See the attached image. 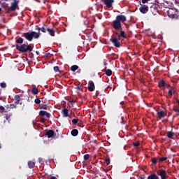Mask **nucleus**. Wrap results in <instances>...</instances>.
<instances>
[{
    "label": "nucleus",
    "mask_w": 179,
    "mask_h": 179,
    "mask_svg": "<svg viewBox=\"0 0 179 179\" xmlns=\"http://www.w3.org/2000/svg\"><path fill=\"white\" fill-rule=\"evenodd\" d=\"M124 22H127V17L124 15H118L116 16L115 20L111 23V26L115 30H120L119 31L115 32L116 36H112L110 38V43H112L116 48L121 47V42L120 41L121 38H127V33L122 30V23H124Z\"/></svg>",
    "instance_id": "nucleus-1"
},
{
    "label": "nucleus",
    "mask_w": 179,
    "mask_h": 179,
    "mask_svg": "<svg viewBox=\"0 0 179 179\" xmlns=\"http://www.w3.org/2000/svg\"><path fill=\"white\" fill-rule=\"evenodd\" d=\"M16 50L22 52V54H25V52H31L33 51V45L29 43H23L22 45H15Z\"/></svg>",
    "instance_id": "nucleus-2"
},
{
    "label": "nucleus",
    "mask_w": 179,
    "mask_h": 179,
    "mask_svg": "<svg viewBox=\"0 0 179 179\" xmlns=\"http://www.w3.org/2000/svg\"><path fill=\"white\" fill-rule=\"evenodd\" d=\"M23 36L24 38L27 40V41H33V38H39L40 36H41V34L40 32L31 31L24 33Z\"/></svg>",
    "instance_id": "nucleus-3"
},
{
    "label": "nucleus",
    "mask_w": 179,
    "mask_h": 179,
    "mask_svg": "<svg viewBox=\"0 0 179 179\" xmlns=\"http://www.w3.org/2000/svg\"><path fill=\"white\" fill-rule=\"evenodd\" d=\"M167 14L171 19H174L176 16H178V10L176 8H169L167 10Z\"/></svg>",
    "instance_id": "nucleus-4"
},
{
    "label": "nucleus",
    "mask_w": 179,
    "mask_h": 179,
    "mask_svg": "<svg viewBox=\"0 0 179 179\" xmlns=\"http://www.w3.org/2000/svg\"><path fill=\"white\" fill-rule=\"evenodd\" d=\"M14 2L11 3V6L8 8V12H15L19 7V0H13Z\"/></svg>",
    "instance_id": "nucleus-5"
},
{
    "label": "nucleus",
    "mask_w": 179,
    "mask_h": 179,
    "mask_svg": "<svg viewBox=\"0 0 179 179\" xmlns=\"http://www.w3.org/2000/svg\"><path fill=\"white\" fill-rule=\"evenodd\" d=\"M157 174L159 176H160L161 179H166L167 178V172L166 171V169H162L159 171H157Z\"/></svg>",
    "instance_id": "nucleus-6"
},
{
    "label": "nucleus",
    "mask_w": 179,
    "mask_h": 179,
    "mask_svg": "<svg viewBox=\"0 0 179 179\" xmlns=\"http://www.w3.org/2000/svg\"><path fill=\"white\" fill-rule=\"evenodd\" d=\"M158 86L162 89L163 87L164 89H169L170 87V85L167 84L164 80H160L158 82Z\"/></svg>",
    "instance_id": "nucleus-7"
},
{
    "label": "nucleus",
    "mask_w": 179,
    "mask_h": 179,
    "mask_svg": "<svg viewBox=\"0 0 179 179\" xmlns=\"http://www.w3.org/2000/svg\"><path fill=\"white\" fill-rule=\"evenodd\" d=\"M96 87L94 86V83L92 80H90L88 83V90L90 92H94V89Z\"/></svg>",
    "instance_id": "nucleus-8"
},
{
    "label": "nucleus",
    "mask_w": 179,
    "mask_h": 179,
    "mask_svg": "<svg viewBox=\"0 0 179 179\" xmlns=\"http://www.w3.org/2000/svg\"><path fill=\"white\" fill-rule=\"evenodd\" d=\"M103 3L106 5V8H112L114 0H104Z\"/></svg>",
    "instance_id": "nucleus-9"
},
{
    "label": "nucleus",
    "mask_w": 179,
    "mask_h": 179,
    "mask_svg": "<svg viewBox=\"0 0 179 179\" xmlns=\"http://www.w3.org/2000/svg\"><path fill=\"white\" fill-rule=\"evenodd\" d=\"M39 115H41V117H44V115H45L47 117V118H50V117H51V114H50L49 113H48L45 110H41L39 112Z\"/></svg>",
    "instance_id": "nucleus-10"
},
{
    "label": "nucleus",
    "mask_w": 179,
    "mask_h": 179,
    "mask_svg": "<svg viewBox=\"0 0 179 179\" xmlns=\"http://www.w3.org/2000/svg\"><path fill=\"white\" fill-rule=\"evenodd\" d=\"M157 117L159 120H162V118H164V117H166L167 115V113H166L164 111L162 110V111H159L157 113Z\"/></svg>",
    "instance_id": "nucleus-11"
},
{
    "label": "nucleus",
    "mask_w": 179,
    "mask_h": 179,
    "mask_svg": "<svg viewBox=\"0 0 179 179\" xmlns=\"http://www.w3.org/2000/svg\"><path fill=\"white\" fill-rule=\"evenodd\" d=\"M149 7H148L146 5H143V6L140 7V12H141V13H147Z\"/></svg>",
    "instance_id": "nucleus-12"
},
{
    "label": "nucleus",
    "mask_w": 179,
    "mask_h": 179,
    "mask_svg": "<svg viewBox=\"0 0 179 179\" xmlns=\"http://www.w3.org/2000/svg\"><path fill=\"white\" fill-rule=\"evenodd\" d=\"M62 114L64 117H69V110L67 108H64L62 110Z\"/></svg>",
    "instance_id": "nucleus-13"
},
{
    "label": "nucleus",
    "mask_w": 179,
    "mask_h": 179,
    "mask_svg": "<svg viewBox=\"0 0 179 179\" xmlns=\"http://www.w3.org/2000/svg\"><path fill=\"white\" fill-rule=\"evenodd\" d=\"M24 41V39L22 37H17V39L15 41V43L19 45V44H23V42Z\"/></svg>",
    "instance_id": "nucleus-14"
},
{
    "label": "nucleus",
    "mask_w": 179,
    "mask_h": 179,
    "mask_svg": "<svg viewBox=\"0 0 179 179\" xmlns=\"http://www.w3.org/2000/svg\"><path fill=\"white\" fill-rule=\"evenodd\" d=\"M167 138L169 139H173V136H176V133L173 131H168V134L166 135Z\"/></svg>",
    "instance_id": "nucleus-15"
},
{
    "label": "nucleus",
    "mask_w": 179,
    "mask_h": 179,
    "mask_svg": "<svg viewBox=\"0 0 179 179\" xmlns=\"http://www.w3.org/2000/svg\"><path fill=\"white\" fill-rule=\"evenodd\" d=\"M45 135H47L48 138H52L54 136V131L52 130H48Z\"/></svg>",
    "instance_id": "nucleus-16"
},
{
    "label": "nucleus",
    "mask_w": 179,
    "mask_h": 179,
    "mask_svg": "<svg viewBox=\"0 0 179 179\" xmlns=\"http://www.w3.org/2000/svg\"><path fill=\"white\" fill-rule=\"evenodd\" d=\"M47 31H48L50 36H51L52 37L55 36V32L54 31L53 29H50V28H47Z\"/></svg>",
    "instance_id": "nucleus-17"
},
{
    "label": "nucleus",
    "mask_w": 179,
    "mask_h": 179,
    "mask_svg": "<svg viewBox=\"0 0 179 179\" xmlns=\"http://www.w3.org/2000/svg\"><path fill=\"white\" fill-rule=\"evenodd\" d=\"M35 166H36V162H34L33 161L28 162V166L29 169H34Z\"/></svg>",
    "instance_id": "nucleus-18"
},
{
    "label": "nucleus",
    "mask_w": 179,
    "mask_h": 179,
    "mask_svg": "<svg viewBox=\"0 0 179 179\" xmlns=\"http://www.w3.org/2000/svg\"><path fill=\"white\" fill-rule=\"evenodd\" d=\"M105 73L106 76H111L113 75V71H111L110 69H106Z\"/></svg>",
    "instance_id": "nucleus-19"
},
{
    "label": "nucleus",
    "mask_w": 179,
    "mask_h": 179,
    "mask_svg": "<svg viewBox=\"0 0 179 179\" xmlns=\"http://www.w3.org/2000/svg\"><path fill=\"white\" fill-rule=\"evenodd\" d=\"M78 134H79V131H78V129H73L71 131L72 136H78Z\"/></svg>",
    "instance_id": "nucleus-20"
},
{
    "label": "nucleus",
    "mask_w": 179,
    "mask_h": 179,
    "mask_svg": "<svg viewBox=\"0 0 179 179\" xmlns=\"http://www.w3.org/2000/svg\"><path fill=\"white\" fill-rule=\"evenodd\" d=\"M173 93H176V90H174V88L171 87V89L169 90L168 92V94H169V97H173Z\"/></svg>",
    "instance_id": "nucleus-21"
},
{
    "label": "nucleus",
    "mask_w": 179,
    "mask_h": 179,
    "mask_svg": "<svg viewBox=\"0 0 179 179\" xmlns=\"http://www.w3.org/2000/svg\"><path fill=\"white\" fill-rule=\"evenodd\" d=\"M150 11L152 12V13H155L157 11V9L156 8V4H153L150 6Z\"/></svg>",
    "instance_id": "nucleus-22"
},
{
    "label": "nucleus",
    "mask_w": 179,
    "mask_h": 179,
    "mask_svg": "<svg viewBox=\"0 0 179 179\" xmlns=\"http://www.w3.org/2000/svg\"><path fill=\"white\" fill-rule=\"evenodd\" d=\"M148 179H159V176L156 174H151L148 177Z\"/></svg>",
    "instance_id": "nucleus-23"
},
{
    "label": "nucleus",
    "mask_w": 179,
    "mask_h": 179,
    "mask_svg": "<svg viewBox=\"0 0 179 179\" xmlns=\"http://www.w3.org/2000/svg\"><path fill=\"white\" fill-rule=\"evenodd\" d=\"M78 69H79V66L78 65H73L71 67V71H72V72H75V71H78Z\"/></svg>",
    "instance_id": "nucleus-24"
},
{
    "label": "nucleus",
    "mask_w": 179,
    "mask_h": 179,
    "mask_svg": "<svg viewBox=\"0 0 179 179\" xmlns=\"http://www.w3.org/2000/svg\"><path fill=\"white\" fill-rule=\"evenodd\" d=\"M151 162H152L151 166H155L157 164V159L156 157L152 158Z\"/></svg>",
    "instance_id": "nucleus-25"
},
{
    "label": "nucleus",
    "mask_w": 179,
    "mask_h": 179,
    "mask_svg": "<svg viewBox=\"0 0 179 179\" xmlns=\"http://www.w3.org/2000/svg\"><path fill=\"white\" fill-rule=\"evenodd\" d=\"M31 92L33 93V94H38V90L37 89V87H33Z\"/></svg>",
    "instance_id": "nucleus-26"
},
{
    "label": "nucleus",
    "mask_w": 179,
    "mask_h": 179,
    "mask_svg": "<svg viewBox=\"0 0 179 179\" xmlns=\"http://www.w3.org/2000/svg\"><path fill=\"white\" fill-rule=\"evenodd\" d=\"M50 108L47 104H42L40 106V109L41 110H48Z\"/></svg>",
    "instance_id": "nucleus-27"
},
{
    "label": "nucleus",
    "mask_w": 179,
    "mask_h": 179,
    "mask_svg": "<svg viewBox=\"0 0 179 179\" xmlns=\"http://www.w3.org/2000/svg\"><path fill=\"white\" fill-rule=\"evenodd\" d=\"M47 26L45 25V27H42L41 28V31H42V33H47Z\"/></svg>",
    "instance_id": "nucleus-28"
},
{
    "label": "nucleus",
    "mask_w": 179,
    "mask_h": 179,
    "mask_svg": "<svg viewBox=\"0 0 179 179\" xmlns=\"http://www.w3.org/2000/svg\"><path fill=\"white\" fill-rule=\"evenodd\" d=\"M169 158L167 157H163L159 159V162H166V160H167Z\"/></svg>",
    "instance_id": "nucleus-29"
},
{
    "label": "nucleus",
    "mask_w": 179,
    "mask_h": 179,
    "mask_svg": "<svg viewBox=\"0 0 179 179\" xmlns=\"http://www.w3.org/2000/svg\"><path fill=\"white\" fill-rule=\"evenodd\" d=\"M78 121H79V119H73L71 120V122H72L73 125H76V124H78Z\"/></svg>",
    "instance_id": "nucleus-30"
},
{
    "label": "nucleus",
    "mask_w": 179,
    "mask_h": 179,
    "mask_svg": "<svg viewBox=\"0 0 179 179\" xmlns=\"http://www.w3.org/2000/svg\"><path fill=\"white\" fill-rule=\"evenodd\" d=\"M90 158V155L86 154L84 155V160H89Z\"/></svg>",
    "instance_id": "nucleus-31"
},
{
    "label": "nucleus",
    "mask_w": 179,
    "mask_h": 179,
    "mask_svg": "<svg viewBox=\"0 0 179 179\" xmlns=\"http://www.w3.org/2000/svg\"><path fill=\"white\" fill-rule=\"evenodd\" d=\"M14 99H15V100L16 101H20V96H19V95H15V96H14Z\"/></svg>",
    "instance_id": "nucleus-32"
},
{
    "label": "nucleus",
    "mask_w": 179,
    "mask_h": 179,
    "mask_svg": "<svg viewBox=\"0 0 179 179\" xmlns=\"http://www.w3.org/2000/svg\"><path fill=\"white\" fill-rule=\"evenodd\" d=\"M1 87H2L3 89H5V87H6V83H1L0 84Z\"/></svg>",
    "instance_id": "nucleus-33"
},
{
    "label": "nucleus",
    "mask_w": 179,
    "mask_h": 179,
    "mask_svg": "<svg viewBox=\"0 0 179 179\" xmlns=\"http://www.w3.org/2000/svg\"><path fill=\"white\" fill-rule=\"evenodd\" d=\"M53 69L55 72H59V67L58 66H54Z\"/></svg>",
    "instance_id": "nucleus-34"
},
{
    "label": "nucleus",
    "mask_w": 179,
    "mask_h": 179,
    "mask_svg": "<svg viewBox=\"0 0 179 179\" xmlns=\"http://www.w3.org/2000/svg\"><path fill=\"white\" fill-rule=\"evenodd\" d=\"M35 103L36 104H40V103H41V100H40V99H36Z\"/></svg>",
    "instance_id": "nucleus-35"
},
{
    "label": "nucleus",
    "mask_w": 179,
    "mask_h": 179,
    "mask_svg": "<svg viewBox=\"0 0 179 179\" xmlns=\"http://www.w3.org/2000/svg\"><path fill=\"white\" fill-rule=\"evenodd\" d=\"M35 30H38V31H41V27H38V25H36Z\"/></svg>",
    "instance_id": "nucleus-36"
},
{
    "label": "nucleus",
    "mask_w": 179,
    "mask_h": 179,
    "mask_svg": "<svg viewBox=\"0 0 179 179\" xmlns=\"http://www.w3.org/2000/svg\"><path fill=\"white\" fill-rule=\"evenodd\" d=\"M139 145H141V143L139 142L134 143V146H135V148H138Z\"/></svg>",
    "instance_id": "nucleus-37"
},
{
    "label": "nucleus",
    "mask_w": 179,
    "mask_h": 179,
    "mask_svg": "<svg viewBox=\"0 0 179 179\" xmlns=\"http://www.w3.org/2000/svg\"><path fill=\"white\" fill-rule=\"evenodd\" d=\"M3 111H5V107L0 106V113H3Z\"/></svg>",
    "instance_id": "nucleus-38"
},
{
    "label": "nucleus",
    "mask_w": 179,
    "mask_h": 179,
    "mask_svg": "<svg viewBox=\"0 0 179 179\" xmlns=\"http://www.w3.org/2000/svg\"><path fill=\"white\" fill-rule=\"evenodd\" d=\"M105 163H106V164H110V159H105Z\"/></svg>",
    "instance_id": "nucleus-39"
},
{
    "label": "nucleus",
    "mask_w": 179,
    "mask_h": 179,
    "mask_svg": "<svg viewBox=\"0 0 179 179\" xmlns=\"http://www.w3.org/2000/svg\"><path fill=\"white\" fill-rule=\"evenodd\" d=\"M41 122H42V124H44V122H45V119L44 117H41Z\"/></svg>",
    "instance_id": "nucleus-40"
},
{
    "label": "nucleus",
    "mask_w": 179,
    "mask_h": 179,
    "mask_svg": "<svg viewBox=\"0 0 179 179\" xmlns=\"http://www.w3.org/2000/svg\"><path fill=\"white\" fill-rule=\"evenodd\" d=\"M76 89V90H82V86H77Z\"/></svg>",
    "instance_id": "nucleus-41"
},
{
    "label": "nucleus",
    "mask_w": 179,
    "mask_h": 179,
    "mask_svg": "<svg viewBox=\"0 0 179 179\" xmlns=\"http://www.w3.org/2000/svg\"><path fill=\"white\" fill-rule=\"evenodd\" d=\"M173 111H175V113H179L178 108H173Z\"/></svg>",
    "instance_id": "nucleus-42"
},
{
    "label": "nucleus",
    "mask_w": 179,
    "mask_h": 179,
    "mask_svg": "<svg viewBox=\"0 0 179 179\" xmlns=\"http://www.w3.org/2000/svg\"><path fill=\"white\" fill-rule=\"evenodd\" d=\"M50 179H57V177H55V176H52V177H50Z\"/></svg>",
    "instance_id": "nucleus-43"
},
{
    "label": "nucleus",
    "mask_w": 179,
    "mask_h": 179,
    "mask_svg": "<svg viewBox=\"0 0 179 179\" xmlns=\"http://www.w3.org/2000/svg\"><path fill=\"white\" fill-rule=\"evenodd\" d=\"M36 55H40V52L36 51Z\"/></svg>",
    "instance_id": "nucleus-44"
},
{
    "label": "nucleus",
    "mask_w": 179,
    "mask_h": 179,
    "mask_svg": "<svg viewBox=\"0 0 179 179\" xmlns=\"http://www.w3.org/2000/svg\"><path fill=\"white\" fill-rule=\"evenodd\" d=\"M19 103H20V101H15L16 104H19Z\"/></svg>",
    "instance_id": "nucleus-45"
},
{
    "label": "nucleus",
    "mask_w": 179,
    "mask_h": 179,
    "mask_svg": "<svg viewBox=\"0 0 179 179\" xmlns=\"http://www.w3.org/2000/svg\"><path fill=\"white\" fill-rule=\"evenodd\" d=\"M96 94H97V96H99V94H100V92L96 91Z\"/></svg>",
    "instance_id": "nucleus-46"
},
{
    "label": "nucleus",
    "mask_w": 179,
    "mask_h": 179,
    "mask_svg": "<svg viewBox=\"0 0 179 179\" xmlns=\"http://www.w3.org/2000/svg\"><path fill=\"white\" fill-rule=\"evenodd\" d=\"M6 119L7 120H9V117L6 116Z\"/></svg>",
    "instance_id": "nucleus-47"
},
{
    "label": "nucleus",
    "mask_w": 179,
    "mask_h": 179,
    "mask_svg": "<svg viewBox=\"0 0 179 179\" xmlns=\"http://www.w3.org/2000/svg\"><path fill=\"white\" fill-rule=\"evenodd\" d=\"M73 103H74L73 101H72L71 102V104H73Z\"/></svg>",
    "instance_id": "nucleus-48"
},
{
    "label": "nucleus",
    "mask_w": 179,
    "mask_h": 179,
    "mask_svg": "<svg viewBox=\"0 0 179 179\" xmlns=\"http://www.w3.org/2000/svg\"><path fill=\"white\" fill-rule=\"evenodd\" d=\"M141 179H145V177H141Z\"/></svg>",
    "instance_id": "nucleus-49"
},
{
    "label": "nucleus",
    "mask_w": 179,
    "mask_h": 179,
    "mask_svg": "<svg viewBox=\"0 0 179 179\" xmlns=\"http://www.w3.org/2000/svg\"><path fill=\"white\" fill-rule=\"evenodd\" d=\"M0 12H2V8H0Z\"/></svg>",
    "instance_id": "nucleus-50"
},
{
    "label": "nucleus",
    "mask_w": 179,
    "mask_h": 179,
    "mask_svg": "<svg viewBox=\"0 0 179 179\" xmlns=\"http://www.w3.org/2000/svg\"><path fill=\"white\" fill-rule=\"evenodd\" d=\"M48 55H50V53L47 54V55H46V57H48Z\"/></svg>",
    "instance_id": "nucleus-51"
},
{
    "label": "nucleus",
    "mask_w": 179,
    "mask_h": 179,
    "mask_svg": "<svg viewBox=\"0 0 179 179\" xmlns=\"http://www.w3.org/2000/svg\"><path fill=\"white\" fill-rule=\"evenodd\" d=\"M69 118H70L71 120H72V117H71V116H69Z\"/></svg>",
    "instance_id": "nucleus-52"
},
{
    "label": "nucleus",
    "mask_w": 179,
    "mask_h": 179,
    "mask_svg": "<svg viewBox=\"0 0 179 179\" xmlns=\"http://www.w3.org/2000/svg\"><path fill=\"white\" fill-rule=\"evenodd\" d=\"M42 159L41 158H39V161L41 162Z\"/></svg>",
    "instance_id": "nucleus-53"
},
{
    "label": "nucleus",
    "mask_w": 179,
    "mask_h": 179,
    "mask_svg": "<svg viewBox=\"0 0 179 179\" xmlns=\"http://www.w3.org/2000/svg\"><path fill=\"white\" fill-rule=\"evenodd\" d=\"M43 101H46V99H44V98L43 99Z\"/></svg>",
    "instance_id": "nucleus-54"
},
{
    "label": "nucleus",
    "mask_w": 179,
    "mask_h": 179,
    "mask_svg": "<svg viewBox=\"0 0 179 179\" xmlns=\"http://www.w3.org/2000/svg\"><path fill=\"white\" fill-rule=\"evenodd\" d=\"M121 118H122V120H124V117H122Z\"/></svg>",
    "instance_id": "nucleus-55"
},
{
    "label": "nucleus",
    "mask_w": 179,
    "mask_h": 179,
    "mask_svg": "<svg viewBox=\"0 0 179 179\" xmlns=\"http://www.w3.org/2000/svg\"><path fill=\"white\" fill-rule=\"evenodd\" d=\"M104 65H107V63H105Z\"/></svg>",
    "instance_id": "nucleus-56"
},
{
    "label": "nucleus",
    "mask_w": 179,
    "mask_h": 179,
    "mask_svg": "<svg viewBox=\"0 0 179 179\" xmlns=\"http://www.w3.org/2000/svg\"><path fill=\"white\" fill-rule=\"evenodd\" d=\"M110 87V86H108V87H107V89H108Z\"/></svg>",
    "instance_id": "nucleus-57"
},
{
    "label": "nucleus",
    "mask_w": 179,
    "mask_h": 179,
    "mask_svg": "<svg viewBox=\"0 0 179 179\" xmlns=\"http://www.w3.org/2000/svg\"><path fill=\"white\" fill-rule=\"evenodd\" d=\"M4 1H8V0H4Z\"/></svg>",
    "instance_id": "nucleus-58"
},
{
    "label": "nucleus",
    "mask_w": 179,
    "mask_h": 179,
    "mask_svg": "<svg viewBox=\"0 0 179 179\" xmlns=\"http://www.w3.org/2000/svg\"><path fill=\"white\" fill-rule=\"evenodd\" d=\"M0 148H1V146H0Z\"/></svg>",
    "instance_id": "nucleus-59"
}]
</instances>
